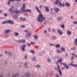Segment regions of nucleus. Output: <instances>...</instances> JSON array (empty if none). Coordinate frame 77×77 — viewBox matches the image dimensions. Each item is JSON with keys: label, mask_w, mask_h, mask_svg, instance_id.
Listing matches in <instances>:
<instances>
[{"label": "nucleus", "mask_w": 77, "mask_h": 77, "mask_svg": "<svg viewBox=\"0 0 77 77\" xmlns=\"http://www.w3.org/2000/svg\"><path fill=\"white\" fill-rule=\"evenodd\" d=\"M9 11H10V14L12 15H13V17L15 18H17L18 17V15H20V11H15L12 10V9L10 8Z\"/></svg>", "instance_id": "f257e3e1"}, {"label": "nucleus", "mask_w": 77, "mask_h": 77, "mask_svg": "<svg viewBox=\"0 0 77 77\" xmlns=\"http://www.w3.org/2000/svg\"><path fill=\"white\" fill-rule=\"evenodd\" d=\"M37 19L39 22L42 23L43 21L45 20V17H43L42 14H40L37 17Z\"/></svg>", "instance_id": "f03ea898"}, {"label": "nucleus", "mask_w": 77, "mask_h": 77, "mask_svg": "<svg viewBox=\"0 0 77 77\" xmlns=\"http://www.w3.org/2000/svg\"><path fill=\"white\" fill-rule=\"evenodd\" d=\"M25 7H26L25 4H23V7L21 8L20 11H21L22 12H26V11H25V10H24L25 9Z\"/></svg>", "instance_id": "7ed1b4c3"}, {"label": "nucleus", "mask_w": 77, "mask_h": 77, "mask_svg": "<svg viewBox=\"0 0 77 77\" xmlns=\"http://www.w3.org/2000/svg\"><path fill=\"white\" fill-rule=\"evenodd\" d=\"M26 47V45L25 44H23L22 46H21V49H22V51H25V48Z\"/></svg>", "instance_id": "20e7f679"}, {"label": "nucleus", "mask_w": 77, "mask_h": 77, "mask_svg": "<svg viewBox=\"0 0 77 77\" xmlns=\"http://www.w3.org/2000/svg\"><path fill=\"white\" fill-rule=\"evenodd\" d=\"M57 68L58 69V72H59L60 73V75H62V72H61L60 69V67L59 66V65H57Z\"/></svg>", "instance_id": "39448f33"}, {"label": "nucleus", "mask_w": 77, "mask_h": 77, "mask_svg": "<svg viewBox=\"0 0 77 77\" xmlns=\"http://www.w3.org/2000/svg\"><path fill=\"white\" fill-rule=\"evenodd\" d=\"M63 66L66 68V69H69V66H68V65H67L66 64L63 63Z\"/></svg>", "instance_id": "423d86ee"}, {"label": "nucleus", "mask_w": 77, "mask_h": 77, "mask_svg": "<svg viewBox=\"0 0 77 77\" xmlns=\"http://www.w3.org/2000/svg\"><path fill=\"white\" fill-rule=\"evenodd\" d=\"M58 5L60 7H62V6H63V7L65 6V4H64V3H63V4H62V3L60 2H59V4Z\"/></svg>", "instance_id": "0eeeda50"}, {"label": "nucleus", "mask_w": 77, "mask_h": 77, "mask_svg": "<svg viewBox=\"0 0 77 77\" xmlns=\"http://www.w3.org/2000/svg\"><path fill=\"white\" fill-rule=\"evenodd\" d=\"M69 65H71V66H73V67H77V64L74 65L73 63H70Z\"/></svg>", "instance_id": "6e6552de"}, {"label": "nucleus", "mask_w": 77, "mask_h": 77, "mask_svg": "<svg viewBox=\"0 0 77 77\" xmlns=\"http://www.w3.org/2000/svg\"><path fill=\"white\" fill-rule=\"evenodd\" d=\"M67 34L68 35H71V32L69 30H67Z\"/></svg>", "instance_id": "1a4fd4ad"}, {"label": "nucleus", "mask_w": 77, "mask_h": 77, "mask_svg": "<svg viewBox=\"0 0 77 77\" xmlns=\"http://www.w3.org/2000/svg\"><path fill=\"white\" fill-rule=\"evenodd\" d=\"M57 32L58 33L60 34V35H62V34H63V32H62V31L60 29H58L57 31Z\"/></svg>", "instance_id": "9d476101"}, {"label": "nucleus", "mask_w": 77, "mask_h": 77, "mask_svg": "<svg viewBox=\"0 0 77 77\" xmlns=\"http://www.w3.org/2000/svg\"><path fill=\"white\" fill-rule=\"evenodd\" d=\"M7 23H10V24H14V21L10 20H8Z\"/></svg>", "instance_id": "9b49d317"}, {"label": "nucleus", "mask_w": 77, "mask_h": 77, "mask_svg": "<svg viewBox=\"0 0 77 77\" xmlns=\"http://www.w3.org/2000/svg\"><path fill=\"white\" fill-rule=\"evenodd\" d=\"M10 32L11 30L9 29H7L5 30V32L6 33H10Z\"/></svg>", "instance_id": "f8f14e48"}, {"label": "nucleus", "mask_w": 77, "mask_h": 77, "mask_svg": "<svg viewBox=\"0 0 77 77\" xmlns=\"http://www.w3.org/2000/svg\"><path fill=\"white\" fill-rule=\"evenodd\" d=\"M35 9L36 11H37V12H39V13H41V11H40V10H39V8H38V7H37V6H35Z\"/></svg>", "instance_id": "ddd939ff"}, {"label": "nucleus", "mask_w": 77, "mask_h": 77, "mask_svg": "<svg viewBox=\"0 0 77 77\" xmlns=\"http://www.w3.org/2000/svg\"><path fill=\"white\" fill-rule=\"evenodd\" d=\"M20 20H22L23 21H26V18L20 17Z\"/></svg>", "instance_id": "4468645a"}, {"label": "nucleus", "mask_w": 77, "mask_h": 77, "mask_svg": "<svg viewBox=\"0 0 77 77\" xmlns=\"http://www.w3.org/2000/svg\"><path fill=\"white\" fill-rule=\"evenodd\" d=\"M31 35V33L30 32H29L28 34H26V37H27V38H29L30 36Z\"/></svg>", "instance_id": "2eb2a0df"}, {"label": "nucleus", "mask_w": 77, "mask_h": 77, "mask_svg": "<svg viewBox=\"0 0 77 77\" xmlns=\"http://www.w3.org/2000/svg\"><path fill=\"white\" fill-rule=\"evenodd\" d=\"M62 18H63L62 17H60L57 18V21H60V20H62Z\"/></svg>", "instance_id": "dca6fc26"}, {"label": "nucleus", "mask_w": 77, "mask_h": 77, "mask_svg": "<svg viewBox=\"0 0 77 77\" xmlns=\"http://www.w3.org/2000/svg\"><path fill=\"white\" fill-rule=\"evenodd\" d=\"M14 35L15 36H19V34L18 32H15L14 33Z\"/></svg>", "instance_id": "f3484780"}, {"label": "nucleus", "mask_w": 77, "mask_h": 77, "mask_svg": "<svg viewBox=\"0 0 77 77\" xmlns=\"http://www.w3.org/2000/svg\"><path fill=\"white\" fill-rule=\"evenodd\" d=\"M9 1H10L11 2H15V1H17V2H20V0H9Z\"/></svg>", "instance_id": "a211bd4d"}, {"label": "nucleus", "mask_w": 77, "mask_h": 77, "mask_svg": "<svg viewBox=\"0 0 77 77\" xmlns=\"http://www.w3.org/2000/svg\"><path fill=\"white\" fill-rule=\"evenodd\" d=\"M59 3V0H56L54 3L56 5H57V3Z\"/></svg>", "instance_id": "6ab92c4d"}, {"label": "nucleus", "mask_w": 77, "mask_h": 77, "mask_svg": "<svg viewBox=\"0 0 77 77\" xmlns=\"http://www.w3.org/2000/svg\"><path fill=\"white\" fill-rule=\"evenodd\" d=\"M6 23H8V20L4 21L2 22V24H5Z\"/></svg>", "instance_id": "aec40b11"}, {"label": "nucleus", "mask_w": 77, "mask_h": 77, "mask_svg": "<svg viewBox=\"0 0 77 77\" xmlns=\"http://www.w3.org/2000/svg\"><path fill=\"white\" fill-rule=\"evenodd\" d=\"M62 60L61 59H59L57 60V62H60L61 64H62Z\"/></svg>", "instance_id": "412c9836"}, {"label": "nucleus", "mask_w": 77, "mask_h": 77, "mask_svg": "<svg viewBox=\"0 0 77 77\" xmlns=\"http://www.w3.org/2000/svg\"><path fill=\"white\" fill-rule=\"evenodd\" d=\"M59 10L58 8H55V12H59Z\"/></svg>", "instance_id": "4be33fe9"}, {"label": "nucleus", "mask_w": 77, "mask_h": 77, "mask_svg": "<svg viewBox=\"0 0 77 77\" xmlns=\"http://www.w3.org/2000/svg\"><path fill=\"white\" fill-rule=\"evenodd\" d=\"M17 42H19L20 43H23L22 42V39L18 40H17Z\"/></svg>", "instance_id": "5701e85b"}, {"label": "nucleus", "mask_w": 77, "mask_h": 77, "mask_svg": "<svg viewBox=\"0 0 77 77\" xmlns=\"http://www.w3.org/2000/svg\"><path fill=\"white\" fill-rule=\"evenodd\" d=\"M25 12H32V11H31V10H30V9H27L26 10H25Z\"/></svg>", "instance_id": "b1692460"}, {"label": "nucleus", "mask_w": 77, "mask_h": 77, "mask_svg": "<svg viewBox=\"0 0 77 77\" xmlns=\"http://www.w3.org/2000/svg\"><path fill=\"white\" fill-rule=\"evenodd\" d=\"M18 73H17L15 74L14 75L12 76V77H16L17 76H18Z\"/></svg>", "instance_id": "393cba45"}, {"label": "nucleus", "mask_w": 77, "mask_h": 77, "mask_svg": "<svg viewBox=\"0 0 77 77\" xmlns=\"http://www.w3.org/2000/svg\"><path fill=\"white\" fill-rule=\"evenodd\" d=\"M30 75V74L29 73H25V75L26 77H29Z\"/></svg>", "instance_id": "a878e982"}, {"label": "nucleus", "mask_w": 77, "mask_h": 77, "mask_svg": "<svg viewBox=\"0 0 77 77\" xmlns=\"http://www.w3.org/2000/svg\"><path fill=\"white\" fill-rule=\"evenodd\" d=\"M66 6H68V7L70 6V4H69V3L68 2H66Z\"/></svg>", "instance_id": "bb28decb"}, {"label": "nucleus", "mask_w": 77, "mask_h": 77, "mask_svg": "<svg viewBox=\"0 0 77 77\" xmlns=\"http://www.w3.org/2000/svg\"><path fill=\"white\" fill-rule=\"evenodd\" d=\"M60 26L62 28V29H64V28H65V25L64 24L61 25Z\"/></svg>", "instance_id": "cd10ccee"}, {"label": "nucleus", "mask_w": 77, "mask_h": 77, "mask_svg": "<svg viewBox=\"0 0 77 77\" xmlns=\"http://www.w3.org/2000/svg\"><path fill=\"white\" fill-rule=\"evenodd\" d=\"M61 50L63 51H65V49L64 48L62 47L61 48Z\"/></svg>", "instance_id": "c85d7f7f"}, {"label": "nucleus", "mask_w": 77, "mask_h": 77, "mask_svg": "<svg viewBox=\"0 0 77 77\" xmlns=\"http://www.w3.org/2000/svg\"><path fill=\"white\" fill-rule=\"evenodd\" d=\"M55 47L56 48H59L60 47V44H58L55 46Z\"/></svg>", "instance_id": "c756f323"}, {"label": "nucleus", "mask_w": 77, "mask_h": 77, "mask_svg": "<svg viewBox=\"0 0 77 77\" xmlns=\"http://www.w3.org/2000/svg\"><path fill=\"white\" fill-rule=\"evenodd\" d=\"M46 11L47 12H48L49 11V8H48L47 7H46Z\"/></svg>", "instance_id": "7c9ffc66"}, {"label": "nucleus", "mask_w": 77, "mask_h": 77, "mask_svg": "<svg viewBox=\"0 0 77 77\" xmlns=\"http://www.w3.org/2000/svg\"><path fill=\"white\" fill-rule=\"evenodd\" d=\"M51 39H56V36H54L52 37Z\"/></svg>", "instance_id": "2f4dec72"}, {"label": "nucleus", "mask_w": 77, "mask_h": 77, "mask_svg": "<svg viewBox=\"0 0 77 77\" xmlns=\"http://www.w3.org/2000/svg\"><path fill=\"white\" fill-rule=\"evenodd\" d=\"M27 63H24V66H25V67H27Z\"/></svg>", "instance_id": "473e14b6"}, {"label": "nucleus", "mask_w": 77, "mask_h": 77, "mask_svg": "<svg viewBox=\"0 0 77 77\" xmlns=\"http://www.w3.org/2000/svg\"><path fill=\"white\" fill-rule=\"evenodd\" d=\"M71 50H75V47H73L71 48Z\"/></svg>", "instance_id": "72a5a7b5"}, {"label": "nucleus", "mask_w": 77, "mask_h": 77, "mask_svg": "<svg viewBox=\"0 0 77 77\" xmlns=\"http://www.w3.org/2000/svg\"><path fill=\"white\" fill-rule=\"evenodd\" d=\"M38 36L36 35H34V38L35 39H38Z\"/></svg>", "instance_id": "f704fd0d"}, {"label": "nucleus", "mask_w": 77, "mask_h": 77, "mask_svg": "<svg viewBox=\"0 0 77 77\" xmlns=\"http://www.w3.org/2000/svg\"><path fill=\"white\" fill-rule=\"evenodd\" d=\"M35 66L36 68H39L41 66L39 65H36Z\"/></svg>", "instance_id": "c9c22d12"}, {"label": "nucleus", "mask_w": 77, "mask_h": 77, "mask_svg": "<svg viewBox=\"0 0 77 77\" xmlns=\"http://www.w3.org/2000/svg\"><path fill=\"white\" fill-rule=\"evenodd\" d=\"M32 60H36V58H35V57H33L32 58Z\"/></svg>", "instance_id": "e433bc0d"}, {"label": "nucleus", "mask_w": 77, "mask_h": 77, "mask_svg": "<svg viewBox=\"0 0 77 77\" xmlns=\"http://www.w3.org/2000/svg\"><path fill=\"white\" fill-rule=\"evenodd\" d=\"M48 61L49 62H51V60L50 58H48Z\"/></svg>", "instance_id": "4c0bfd02"}, {"label": "nucleus", "mask_w": 77, "mask_h": 77, "mask_svg": "<svg viewBox=\"0 0 77 77\" xmlns=\"http://www.w3.org/2000/svg\"><path fill=\"white\" fill-rule=\"evenodd\" d=\"M30 52H31V53H33V54H35V51H34L31 50L30 51Z\"/></svg>", "instance_id": "58836bf2"}, {"label": "nucleus", "mask_w": 77, "mask_h": 77, "mask_svg": "<svg viewBox=\"0 0 77 77\" xmlns=\"http://www.w3.org/2000/svg\"><path fill=\"white\" fill-rule=\"evenodd\" d=\"M22 43H25V42H26V40H23V39H22Z\"/></svg>", "instance_id": "ea45409f"}, {"label": "nucleus", "mask_w": 77, "mask_h": 77, "mask_svg": "<svg viewBox=\"0 0 77 77\" xmlns=\"http://www.w3.org/2000/svg\"><path fill=\"white\" fill-rule=\"evenodd\" d=\"M57 53H62V51H60L59 50H57Z\"/></svg>", "instance_id": "a19ab883"}, {"label": "nucleus", "mask_w": 77, "mask_h": 77, "mask_svg": "<svg viewBox=\"0 0 77 77\" xmlns=\"http://www.w3.org/2000/svg\"><path fill=\"white\" fill-rule=\"evenodd\" d=\"M73 24H77V21L73 22Z\"/></svg>", "instance_id": "79ce46f5"}, {"label": "nucleus", "mask_w": 77, "mask_h": 77, "mask_svg": "<svg viewBox=\"0 0 77 77\" xmlns=\"http://www.w3.org/2000/svg\"><path fill=\"white\" fill-rule=\"evenodd\" d=\"M8 4V5H11V1H10L9 0Z\"/></svg>", "instance_id": "37998d69"}, {"label": "nucleus", "mask_w": 77, "mask_h": 77, "mask_svg": "<svg viewBox=\"0 0 77 77\" xmlns=\"http://www.w3.org/2000/svg\"><path fill=\"white\" fill-rule=\"evenodd\" d=\"M39 8L40 9H41L42 8V5H40L39 6Z\"/></svg>", "instance_id": "c03bdc74"}, {"label": "nucleus", "mask_w": 77, "mask_h": 77, "mask_svg": "<svg viewBox=\"0 0 77 77\" xmlns=\"http://www.w3.org/2000/svg\"><path fill=\"white\" fill-rule=\"evenodd\" d=\"M25 26L24 25H21V28H24L25 27Z\"/></svg>", "instance_id": "a18cd8bd"}, {"label": "nucleus", "mask_w": 77, "mask_h": 77, "mask_svg": "<svg viewBox=\"0 0 77 77\" xmlns=\"http://www.w3.org/2000/svg\"><path fill=\"white\" fill-rule=\"evenodd\" d=\"M21 6V4H18L17 7H18L19 6Z\"/></svg>", "instance_id": "49530a36"}, {"label": "nucleus", "mask_w": 77, "mask_h": 77, "mask_svg": "<svg viewBox=\"0 0 77 77\" xmlns=\"http://www.w3.org/2000/svg\"><path fill=\"white\" fill-rule=\"evenodd\" d=\"M52 32H56V30H55L54 29H52Z\"/></svg>", "instance_id": "de8ad7c7"}, {"label": "nucleus", "mask_w": 77, "mask_h": 77, "mask_svg": "<svg viewBox=\"0 0 77 77\" xmlns=\"http://www.w3.org/2000/svg\"><path fill=\"white\" fill-rule=\"evenodd\" d=\"M25 58L26 59H27V55H25Z\"/></svg>", "instance_id": "09e8293b"}, {"label": "nucleus", "mask_w": 77, "mask_h": 77, "mask_svg": "<svg viewBox=\"0 0 77 77\" xmlns=\"http://www.w3.org/2000/svg\"><path fill=\"white\" fill-rule=\"evenodd\" d=\"M31 44H32V45H33V44H34V42H31Z\"/></svg>", "instance_id": "8fccbe9b"}, {"label": "nucleus", "mask_w": 77, "mask_h": 77, "mask_svg": "<svg viewBox=\"0 0 77 77\" xmlns=\"http://www.w3.org/2000/svg\"><path fill=\"white\" fill-rule=\"evenodd\" d=\"M74 59V57H72L71 58V60H73Z\"/></svg>", "instance_id": "3c124183"}, {"label": "nucleus", "mask_w": 77, "mask_h": 77, "mask_svg": "<svg viewBox=\"0 0 77 77\" xmlns=\"http://www.w3.org/2000/svg\"><path fill=\"white\" fill-rule=\"evenodd\" d=\"M27 45H28L29 46H30V45H31V44H29V43H28L27 44Z\"/></svg>", "instance_id": "603ef678"}, {"label": "nucleus", "mask_w": 77, "mask_h": 77, "mask_svg": "<svg viewBox=\"0 0 77 77\" xmlns=\"http://www.w3.org/2000/svg\"><path fill=\"white\" fill-rule=\"evenodd\" d=\"M72 56H74L75 57V54H72Z\"/></svg>", "instance_id": "864d4df0"}, {"label": "nucleus", "mask_w": 77, "mask_h": 77, "mask_svg": "<svg viewBox=\"0 0 77 77\" xmlns=\"http://www.w3.org/2000/svg\"><path fill=\"white\" fill-rule=\"evenodd\" d=\"M4 16H5V17H6V16H7V14L6 13L5 14Z\"/></svg>", "instance_id": "5fc2aeb1"}, {"label": "nucleus", "mask_w": 77, "mask_h": 77, "mask_svg": "<svg viewBox=\"0 0 77 77\" xmlns=\"http://www.w3.org/2000/svg\"><path fill=\"white\" fill-rule=\"evenodd\" d=\"M56 77H59V75H58V74H57L56 75Z\"/></svg>", "instance_id": "6e6d98bb"}, {"label": "nucleus", "mask_w": 77, "mask_h": 77, "mask_svg": "<svg viewBox=\"0 0 77 77\" xmlns=\"http://www.w3.org/2000/svg\"><path fill=\"white\" fill-rule=\"evenodd\" d=\"M68 54L67 53H66V54L65 56H68Z\"/></svg>", "instance_id": "4d7b16f0"}, {"label": "nucleus", "mask_w": 77, "mask_h": 77, "mask_svg": "<svg viewBox=\"0 0 77 77\" xmlns=\"http://www.w3.org/2000/svg\"><path fill=\"white\" fill-rule=\"evenodd\" d=\"M44 33H47V31L46 30H45Z\"/></svg>", "instance_id": "13d9d810"}, {"label": "nucleus", "mask_w": 77, "mask_h": 77, "mask_svg": "<svg viewBox=\"0 0 77 77\" xmlns=\"http://www.w3.org/2000/svg\"><path fill=\"white\" fill-rule=\"evenodd\" d=\"M50 45H52V46H53L54 45V44H50Z\"/></svg>", "instance_id": "bf43d9fd"}, {"label": "nucleus", "mask_w": 77, "mask_h": 77, "mask_svg": "<svg viewBox=\"0 0 77 77\" xmlns=\"http://www.w3.org/2000/svg\"><path fill=\"white\" fill-rule=\"evenodd\" d=\"M71 19H73V17H72V16H71Z\"/></svg>", "instance_id": "052dcab7"}, {"label": "nucleus", "mask_w": 77, "mask_h": 77, "mask_svg": "<svg viewBox=\"0 0 77 77\" xmlns=\"http://www.w3.org/2000/svg\"><path fill=\"white\" fill-rule=\"evenodd\" d=\"M0 19H4V17H1Z\"/></svg>", "instance_id": "680f3d73"}, {"label": "nucleus", "mask_w": 77, "mask_h": 77, "mask_svg": "<svg viewBox=\"0 0 77 77\" xmlns=\"http://www.w3.org/2000/svg\"><path fill=\"white\" fill-rule=\"evenodd\" d=\"M25 32H28V30H25Z\"/></svg>", "instance_id": "e2e57ef3"}, {"label": "nucleus", "mask_w": 77, "mask_h": 77, "mask_svg": "<svg viewBox=\"0 0 77 77\" xmlns=\"http://www.w3.org/2000/svg\"><path fill=\"white\" fill-rule=\"evenodd\" d=\"M46 23H47V21H46L44 22V24H45Z\"/></svg>", "instance_id": "0e129e2a"}, {"label": "nucleus", "mask_w": 77, "mask_h": 77, "mask_svg": "<svg viewBox=\"0 0 77 77\" xmlns=\"http://www.w3.org/2000/svg\"><path fill=\"white\" fill-rule=\"evenodd\" d=\"M48 30L49 31H50V32L51 31V30L50 29V28L48 29Z\"/></svg>", "instance_id": "69168bd1"}, {"label": "nucleus", "mask_w": 77, "mask_h": 77, "mask_svg": "<svg viewBox=\"0 0 77 77\" xmlns=\"http://www.w3.org/2000/svg\"><path fill=\"white\" fill-rule=\"evenodd\" d=\"M75 57H77V55L75 54Z\"/></svg>", "instance_id": "338daca9"}, {"label": "nucleus", "mask_w": 77, "mask_h": 77, "mask_svg": "<svg viewBox=\"0 0 77 77\" xmlns=\"http://www.w3.org/2000/svg\"><path fill=\"white\" fill-rule=\"evenodd\" d=\"M0 77H3V76L2 75H0Z\"/></svg>", "instance_id": "774afa93"}]
</instances>
